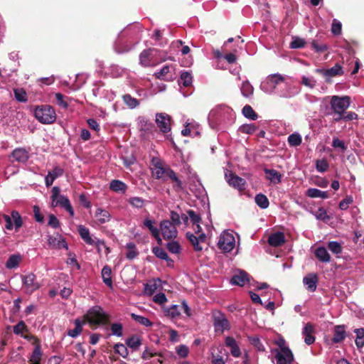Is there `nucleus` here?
Wrapping results in <instances>:
<instances>
[{
	"label": "nucleus",
	"instance_id": "nucleus-1",
	"mask_svg": "<svg viewBox=\"0 0 364 364\" xmlns=\"http://www.w3.org/2000/svg\"><path fill=\"white\" fill-rule=\"evenodd\" d=\"M85 321L90 325L100 326L109 323V316L100 306L90 308L84 316Z\"/></svg>",
	"mask_w": 364,
	"mask_h": 364
},
{
	"label": "nucleus",
	"instance_id": "nucleus-2",
	"mask_svg": "<svg viewBox=\"0 0 364 364\" xmlns=\"http://www.w3.org/2000/svg\"><path fill=\"white\" fill-rule=\"evenodd\" d=\"M34 116L39 122L44 124H53L56 119L55 111L49 105L36 106L34 109Z\"/></svg>",
	"mask_w": 364,
	"mask_h": 364
},
{
	"label": "nucleus",
	"instance_id": "nucleus-3",
	"mask_svg": "<svg viewBox=\"0 0 364 364\" xmlns=\"http://www.w3.org/2000/svg\"><path fill=\"white\" fill-rule=\"evenodd\" d=\"M60 188L58 186H54L52 188V205L53 207L60 206L64 208L70 214V216L74 215V210L70 204V202L68 197L60 195Z\"/></svg>",
	"mask_w": 364,
	"mask_h": 364
},
{
	"label": "nucleus",
	"instance_id": "nucleus-4",
	"mask_svg": "<svg viewBox=\"0 0 364 364\" xmlns=\"http://www.w3.org/2000/svg\"><path fill=\"white\" fill-rule=\"evenodd\" d=\"M212 318L215 333L222 334L224 331L230 329V322L222 311H213Z\"/></svg>",
	"mask_w": 364,
	"mask_h": 364
},
{
	"label": "nucleus",
	"instance_id": "nucleus-5",
	"mask_svg": "<svg viewBox=\"0 0 364 364\" xmlns=\"http://www.w3.org/2000/svg\"><path fill=\"white\" fill-rule=\"evenodd\" d=\"M331 108L335 114H344L350 105V97L348 96L339 97L333 95L331 97Z\"/></svg>",
	"mask_w": 364,
	"mask_h": 364
},
{
	"label": "nucleus",
	"instance_id": "nucleus-6",
	"mask_svg": "<svg viewBox=\"0 0 364 364\" xmlns=\"http://www.w3.org/2000/svg\"><path fill=\"white\" fill-rule=\"evenodd\" d=\"M235 245L234 236L229 232H223L218 240V247L223 252H230L233 250Z\"/></svg>",
	"mask_w": 364,
	"mask_h": 364
},
{
	"label": "nucleus",
	"instance_id": "nucleus-7",
	"mask_svg": "<svg viewBox=\"0 0 364 364\" xmlns=\"http://www.w3.org/2000/svg\"><path fill=\"white\" fill-rule=\"evenodd\" d=\"M225 177L229 186L238 190L240 192L245 190L247 186L246 181L232 171L227 170L225 173Z\"/></svg>",
	"mask_w": 364,
	"mask_h": 364
},
{
	"label": "nucleus",
	"instance_id": "nucleus-8",
	"mask_svg": "<svg viewBox=\"0 0 364 364\" xmlns=\"http://www.w3.org/2000/svg\"><path fill=\"white\" fill-rule=\"evenodd\" d=\"M161 234L165 240H171L177 237V226L170 220H164L160 224Z\"/></svg>",
	"mask_w": 364,
	"mask_h": 364
},
{
	"label": "nucleus",
	"instance_id": "nucleus-9",
	"mask_svg": "<svg viewBox=\"0 0 364 364\" xmlns=\"http://www.w3.org/2000/svg\"><path fill=\"white\" fill-rule=\"evenodd\" d=\"M181 311L188 316H191V310L186 301H183L181 305H172L165 310L166 315L171 318H178Z\"/></svg>",
	"mask_w": 364,
	"mask_h": 364
},
{
	"label": "nucleus",
	"instance_id": "nucleus-10",
	"mask_svg": "<svg viewBox=\"0 0 364 364\" xmlns=\"http://www.w3.org/2000/svg\"><path fill=\"white\" fill-rule=\"evenodd\" d=\"M171 117L166 113H157L156 114V124L163 134H166L171 131Z\"/></svg>",
	"mask_w": 364,
	"mask_h": 364
},
{
	"label": "nucleus",
	"instance_id": "nucleus-11",
	"mask_svg": "<svg viewBox=\"0 0 364 364\" xmlns=\"http://www.w3.org/2000/svg\"><path fill=\"white\" fill-rule=\"evenodd\" d=\"M22 281L26 291L28 294H32L41 287L40 284L36 281V275L33 273L23 276Z\"/></svg>",
	"mask_w": 364,
	"mask_h": 364
},
{
	"label": "nucleus",
	"instance_id": "nucleus-12",
	"mask_svg": "<svg viewBox=\"0 0 364 364\" xmlns=\"http://www.w3.org/2000/svg\"><path fill=\"white\" fill-rule=\"evenodd\" d=\"M152 161L154 166L153 170L154 176L156 179L166 181V173H168V171H171V168L169 166H163L161 161L158 159H154Z\"/></svg>",
	"mask_w": 364,
	"mask_h": 364
},
{
	"label": "nucleus",
	"instance_id": "nucleus-13",
	"mask_svg": "<svg viewBox=\"0 0 364 364\" xmlns=\"http://www.w3.org/2000/svg\"><path fill=\"white\" fill-rule=\"evenodd\" d=\"M77 231L81 238L88 245H94L95 244L96 247L100 250V245H105V242L103 241L97 240L95 242L94 240L91 237L90 235V230L87 228L84 225H80L77 227Z\"/></svg>",
	"mask_w": 364,
	"mask_h": 364
},
{
	"label": "nucleus",
	"instance_id": "nucleus-14",
	"mask_svg": "<svg viewBox=\"0 0 364 364\" xmlns=\"http://www.w3.org/2000/svg\"><path fill=\"white\" fill-rule=\"evenodd\" d=\"M316 73L329 77L343 75L344 73L343 68L339 63H336L333 67L328 69H316Z\"/></svg>",
	"mask_w": 364,
	"mask_h": 364
},
{
	"label": "nucleus",
	"instance_id": "nucleus-15",
	"mask_svg": "<svg viewBox=\"0 0 364 364\" xmlns=\"http://www.w3.org/2000/svg\"><path fill=\"white\" fill-rule=\"evenodd\" d=\"M283 353H279L277 350L275 359L277 364H291L294 361V355L291 350L284 349Z\"/></svg>",
	"mask_w": 364,
	"mask_h": 364
},
{
	"label": "nucleus",
	"instance_id": "nucleus-16",
	"mask_svg": "<svg viewBox=\"0 0 364 364\" xmlns=\"http://www.w3.org/2000/svg\"><path fill=\"white\" fill-rule=\"evenodd\" d=\"M9 157L14 159L12 161L26 163L29 159V153L24 148H16L11 152Z\"/></svg>",
	"mask_w": 364,
	"mask_h": 364
},
{
	"label": "nucleus",
	"instance_id": "nucleus-17",
	"mask_svg": "<svg viewBox=\"0 0 364 364\" xmlns=\"http://www.w3.org/2000/svg\"><path fill=\"white\" fill-rule=\"evenodd\" d=\"M267 241L269 245L272 247H280L285 242V235L282 232H277L271 234Z\"/></svg>",
	"mask_w": 364,
	"mask_h": 364
},
{
	"label": "nucleus",
	"instance_id": "nucleus-18",
	"mask_svg": "<svg viewBox=\"0 0 364 364\" xmlns=\"http://www.w3.org/2000/svg\"><path fill=\"white\" fill-rule=\"evenodd\" d=\"M63 173L64 170L60 166H55L52 171H48L45 178L46 186L50 187L57 178L63 176Z\"/></svg>",
	"mask_w": 364,
	"mask_h": 364
},
{
	"label": "nucleus",
	"instance_id": "nucleus-19",
	"mask_svg": "<svg viewBox=\"0 0 364 364\" xmlns=\"http://www.w3.org/2000/svg\"><path fill=\"white\" fill-rule=\"evenodd\" d=\"M225 346L230 349L232 355L235 358H239L241 355V351L237 341L233 337L227 336L225 340Z\"/></svg>",
	"mask_w": 364,
	"mask_h": 364
},
{
	"label": "nucleus",
	"instance_id": "nucleus-20",
	"mask_svg": "<svg viewBox=\"0 0 364 364\" xmlns=\"http://www.w3.org/2000/svg\"><path fill=\"white\" fill-rule=\"evenodd\" d=\"M140 130L143 132L144 136L149 134H154V132H157L155 125L152 122L145 119L140 121Z\"/></svg>",
	"mask_w": 364,
	"mask_h": 364
},
{
	"label": "nucleus",
	"instance_id": "nucleus-21",
	"mask_svg": "<svg viewBox=\"0 0 364 364\" xmlns=\"http://www.w3.org/2000/svg\"><path fill=\"white\" fill-rule=\"evenodd\" d=\"M303 282L307 286L309 291L314 292L316 289L318 277L315 274H309L303 279Z\"/></svg>",
	"mask_w": 364,
	"mask_h": 364
},
{
	"label": "nucleus",
	"instance_id": "nucleus-22",
	"mask_svg": "<svg viewBox=\"0 0 364 364\" xmlns=\"http://www.w3.org/2000/svg\"><path fill=\"white\" fill-rule=\"evenodd\" d=\"M249 281L248 274L245 271H240L231 278V283L235 285L243 287Z\"/></svg>",
	"mask_w": 364,
	"mask_h": 364
},
{
	"label": "nucleus",
	"instance_id": "nucleus-23",
	"mask_svg": "<svg viewBox=\"0 0 364 364\" xmlns=\"http://www.w3.org/2000/svg\"><path fill=\"white\" fill-rule=\"evenodd\" d=\"M313 333L314 326L309 323H306L303 328L302 333L304 336V342L307 345H311L315 341V337L313 336Z\"/></svg>",
	"mask_w": 364,
	"mask_h": 364
},
{
	"label": "nucleus",
	"instance_id": "nucleus-24",
	"mask_svg": "<svg viewBox=\"0 0 364 364\" xmlns=\"http://www.w3.org/2000/svg\"><path fill=\"white\" fill-rule=\"evenodd\" d=\"M346 338V330L344 326H336L333 331L332 342L338 343Z\"/></svg>",
	"mask_w": 364,
	"mask_h": 364
},
{
	"label": "nucleus",
	"instance_id": "nucleus-25",
	"mask_svg": "<svg viewBox=\"0 0 364 364\" xmlns=\"http://www.w3.org/2000/svg\"><path fill=\"white\" fill-rule=\"evenodd\" d=\"M264 173L267 174V178L274 184H279L282 182V175L275 169L264 168Z\"/></svg>",
	"mask_w": 364,
	"mask_h": 364
},
{
	"label": "nucleus",
	"instance_id": "nucleus-26",
	"mask_svg": "<svg viewBox=\"0 0 364 364\" xmlns=\"http://www.w3.org/2000/svg\"><path fill=\"white\" fill-rule=\"evenodd\" d=\"M315 257L323 263H328L331 261V256L324 247H318L316 249Z\"/></svg>",
	"mask_w": 364,
	"mask_h": 364
},
{
	"label": "nucleus",
	"instance_id": "nucleus-27",
	"mask_svg": "<svg viewBox=\"0 0 364 364\" xmlns=\"http://www.w3.org/2000/svg\"><path fill=\"white\" fill-rule=\"evenodd\" d=\"M155 50L154 48H149V49H146V50H143L140 55H139V60H140V63L144 66V67H148V66H150L151 65V55H152V52L154 51Z\"/></svg>",
	"mask_w": 364,
	"mask_h": 364
},
{
	"label": "nucleus",
	"instance_id": "nucleus-28",
	"mask_svg": "<svg viewBox=\"0 0 364 364\" xmlns=\"http://www.w3.org/2000/svg\"><path fill=\"white\" fill-rule=\"evenodd\" d=\"M102 278L103 282L110 288H112V269L108 265H105L102 269Z\"/></svg>",
	"mask_w": 364,
	"mask_h": 364
},
{
	"label": "nucleus",
	"instance_id": "nucleus-29",
	"mask_svg": "<svg viewBox=\"0 0 364 364\" xmlns=\"http://www.w3.org/2000/svg\"><path fill=\"white\" fill-rule=\"evenodd\" d=\"M95 217L100 223L104 224L109 221L111 215L107 210L99 208L95 211Z\"/></svg>",
	"mask_w": 364,
	"mask_h": 364
},
{
	"label": "nucleus",
	"instance_id": "nucleus-30",
	"mask_svg": "<svg viewBox=\"0 0 364 364\" xmlns=\"http://www.w3.org/2000/svg\"><path fill=\"white\" fill-rule=\"evenodd\" d=\"M306 195L308 197L315 198H328V193L327 191H322L319 189L310 188L306 191Z\"/></svg>",
	"mask_w": 364,
	"mask_h": 364
},
{
	"label": "nucleus",
	"instance_id": "nucleus-31",
	"mask_svg": "<svg viewBox=\"0 0 364 364\" xmlns=\"http://www.w3.org/2000/svg\"><path fill=\"white\" fill-rule=\"evenodd\" d=\"M109 188L116 193H124L127 186L119 180H112L109 183Z\"/></svg>",
	"mask_w": 364,
	"mask_h": 364
},
{
	"label": "nucleus",
	"instance_id": "nucleus-32",
	"mask_svg": "<svg viewBox=\"0 0 364 364\" xmlns=\"http://www.w3.org/2000/svg\"><path fill=\"white\" fill-rule=\"evenodd\" d=\"M42 357V351L41 348V344L37 343L35 346V348L32 353V355L30 358L29 361L31 363V364H40Z\"/></svg>",
	"mask_w": 364,
	"mask_h": 364
},
{
	"label": "nucleus",
	"instance_id": "nucleus-33",
	"mask_svg": "<svg viewBox=\"0 0 364 364\" xmlns=\"http://www.w3.org/2000/svg\"><path fill=\"white\" fill-rule=\"evenodd\" d=\"M74 323L75 325V328L68 331V335L72 338H75L81 333L82 331V325L85 321H81L79 318H77L75 320Z\"/></svg>",
	"mask_w": 364,
	"mask_h": 364
},
{
	"label": "nucleus",
	"instance_id": "nucleus-34",
	"mask_svg": "<svg viewBox=\"0 0 364 364\" xmlns=\"http://www.w3.org/2000/svg\"><path fill=\"white\" fill-rule=\"evenodd\" d=\"M126 248L127 250L126 257L129 260L136 258L139 254L136 248V245L132 242H128L126 245Z\"/></svg>",
	"mask_w": 364,
	"mask_h": 364
},
{
	"label": "nucleus",
	"instance_id": "nucleus-35",
	"mask_svg": "<svg viewBox=\"0 0 364 364\" xmlns=\"http://www.w3.org/2000/svg\"><path fill=\"white\" fill-rule=\"evenodd\" d=\"M242 114L247 119L251 120H256L258 118V114L252 109V107L246 105L242 109Z\"/></svg>",
	"mask_w": 364,
	"mask_h": 364
},
{
	"label": "nucleus",
	"instance_id": "nucleus-36",
	"mask_svg": "<svg viewBox=\"0 0 364 364\" xmlns=\"http://www.w3.org/2000/svg\"><path fill=\"white\" fill-rule=\"evenodd\" d=\"M131 317L136 322L140 323L146 327H151L153 326V323L146 317L143 316L137 315L136 314H131Z\"/></svg>",
	"mask_w": 364,
	"mask_h": 364
},
{
	"label": "nucleus",
	"instance_id": "nucleus-37",
	"mask_svg": "<svg viewBox=\"0 0 364 364\" xmlns=\"http://www.w3.org/2000/svg\"><path fill=\"white\" fill-rule=\"evenodd\" d=\"M186 238L193 246V248L196 251H201L203 250V247L200 245L197 236H196L193 233L188 232L186 234Z\"/></svg>",
	"mask_w": 364,
	"mask_h": 364
},
{
	"label": "nucleus",
	"instance_id": "nucleus-38",
	"mask_svg": "<svg viewBox=\"0 0 364 364\" xmlns=\"http://www.w3.org/2000/svg\"><path fill=\"white\" fill-rule=\"evenodd\" d=\"M21 258L18 255H11L6 262V267L8 269L16 268L18 266Z\"/></svg>",
	"mask_w": 364,
	"mask_h": 364
},
{
	"label": "nucleus",
	"instance_id": "nucleus-39",
	"mask_svg": "<svg viewBox=\"0 0 364 364\" xmlns=\"http://www.w3.org/2000/svg\"><path fill=\"white\" fill-rule=\"evenodd\" d=\"M126 345L133 350H136L141 345V341L137 336L133 335L127 339Z\"/></svg>",
	"mask_w": 364,
	"mask_h": 364
},
{
	"label": "nucleus",
	"instance_id": "nucleus-40",
	"mask_svg": "<svg viewBox=\"0 0 364 364\" xmlns=\"http://www.w3.org/2000/svg\"><path fill=\"white\" fill-rule=\"evenodd\" d=\"M255 200L256 204L262 209L268 208L269 205L268 198L262 193L257 194Z\"/></svg>",
	"mask_w": 364,
	"mask_h": 364
},
{
	"label": "nucleus",
	"instance_id": "nucleus-41",
	"mask_svg": "<svg viewBox=\"0 0 364 364\" xmlns=\"http://www.w3.org/2000/svg\"><path fill=\"white\" fill-rule=\"evenodd\" d=\"M123 100L124 102L131 109L135 108L139 105V100L129 94L123 95Z\"/></svg>",
	"mask_w": 364,
	"mask_h": 364
},
{
	"label": "nucleus",
	"instance_id": "nucleus-42",
	"mask_svg": "<svg viewBox=\"0 0 364 364\" xmlns=\"http://www.w3.org/2000/svg\"><path fill=\"white\" fill-rule=\"evenodd\" d=\"M257 129L255 124H245L239 127V132L244 134H252Z\"/></svg>",
	"mask_w": 364,
	"mask_h": 364
},
{
	"label": "nucleus",
	"instance_id": "nucleus-43",
	"mask_svg": "<svg viewBox=\"0 0 364 364\" xmlns=\"http://www.w3.org/2000/svg\"><path fill=\"white\" fill-rule=\"evenodd\" d=\"M302 139L299 134H291L288 136V143L291 146H298L301 144Z\"/></svg>",
	"mask_w": 364,
	"mask_h": 364
},
{
	"label": "nucleus",
	"instance_id": "nucleus-44",
	"mask_svg": "<svg viewBox=\"0 0 364 364\" xmlns=\"http://www.w3.org/2000/svg\"><path fill=\"white\" fill-rule=\"evenodd\" d=\"M327 247L333 254L336 255L341 254L343 250L341 243L336 241L329 242L328 243Z\"/></svg>",
	"mask_w": 364,
	"mask_h": 364
},
{
	"label": "nucleus",
	"instance_id": "nucleus-45",
	"mask_svg": "<svg viewBox=\"0 0 364 364\" xmlns=\"http://www.w3.org/2000/svg\"><path fill=\"white\" fill-rule=\"evenodd\" d=\"M254 88L248 82H243L241 87V92L244 97H248L253 93Z\"/></svg>",
	"mask_w": 364,
	"mask_h": 364
},
{
	"label": "nucleus",
	"instance_id": "nucleus-46",
	"mask_svg": "<svg viewBox=\"0 0 364 364\" xmlns=\"http://www.w3.org/2000/svg\"><path fill=\"white\" fill-rule=\"evenodd\" d=\"M179 82L184 87L190 86L192 84V76L191 73L187 71L181 73Z\"/></svg>",
	"mask_w": 364,
	"mask_h": 364
},
{
	"label": "nucleus",
	"instance_id": "nucleus-47",
	"mask_svg": "<svg viewBox=\"0 0 364 364\" xmlns=\"http://www.w3.org/2000/svg\"><path fill=\"white\" fill-rule=\"evenodd\" d=\"M114 350L116 353L120 355L124 358H127L129 354L127 347L122 343H116L114 346Z\"/></svg>",
	"mask_w": 364,
	"mask_h": 364
},
{
	"label": "nucleus",
	"instance_id": "nucleus-48",
	"mask_svg": "<svg viewBox=\"0 0 364 364\" xmlns=\"http://www.w3.org/2000/svg\"><path fill=\"white\" fill-rule=\"evenodd\" d=\"M14 93L17 101L21 102H26L27 101V95L23 89H14Z\"/></svg>",
	"mask_w": 364,
	"mask_h": 364
},
{
	"label": "nucleus",
	"instance_id": "nucleus-49",
	"mask_svg": "<svg viewBox=\"0 0 364 364\" xmlns=\"http://www.w3.org/2000/svg\"><path fill=\"white\" fill-rule=\"evenodd\" d=\"M154 220L145 219L144 221V225L150 230L152 236H158V232L159 230L156 227L154 226Z\"/></svg>",
	"mask_w": 364,
	"mask_h": 364
},
{
	"label": "nucleus",
	"instance_id": "nucleus-50",
	"mask_svg": "<svg viewBox=\"0 0 364 364\" xmlns=\"http://www.w3.org/2000/svg\"><path fill=\"white\" fill-rule=\"evenodd\" d=\"M306 41L304 39L294 37L290 43V48L293 49L302 48L305 46Z\"/></svg>",
	"mask_w": 364,
	"mask_h": 364
},
{
	"label": "nucleus",
	"instance_id": "nucleus-51",
	"mask_svg": "<svg viewBox=\"0 0 364 364\" xmlns=\"http://www.w3.org/2000/svg\"><path fill=\"white\" fill-rule=\"evenodd\" d=\"M129 203L136 208H141L145 205V200L140 197H132L129 199Z\"/></svg>",
	"mask_w": 364,
	"mask_h": 364
},
{
	"label": "nucleus",
	"instance_id": "nucleus-52",
	"mask_svg": "<svg viewBox=\"0 0 364 364\" xmlns=\"http://www.w3.org/2000/svg\"><path fill=\"white\" fill-rule=\"evenodd\" d=\"M11 215L12 219L14 220L16 230L19 229L23 225V221L19 213L16 210H13Z\"/></svg>",
	"mask_w": 364,
	"mask_h": 364
},
{
	"label": "nucleus",
	"instance_id": "nucleus-53",
	"mask_svg": "<svg viewBox=\"0 0 364 364\" xmlns=\"http://www.w3.org/2000/svg\"><path fill=\"white\" fill-rule=\"evenodd\" d=\"M28 331V327L23 321H19L14 326V333L16 335L21 334L23 332H27Z\"/></svg>",
	"mask_w": 364,
	"mask_h": 364
},
{
	"label": "nucleus",
	"instance_id": "nucleus-54",
	"mask_svg": "<svg viewBox=\"0 0 364 364\" xmlns=\"http://www.w3.org/2000/svg\"><path fill=\"white\" fill-rule=\"evenodd\" d=\"M112 333L118 337L123 335V326L119 323H114L111 325Z\"/></svg>",
	"mask_w": 364,
	"mask_h": 364
},
{
	"label": "nucleus",
	"instance_id": "nucleus-55",
	"mask_svg": "<svg viewBox=\"0 0 364 364\" xmlns=\"http://www.w3.org/2000/svg\"><path fill=\"white\" fill-rule=\"evenodd\" d=\"M153 253L155 255L156 257H157L159 259H167L168 258V255L166 253V252L161 247H154L152 249Z\"/></svg>",
	"mask_w": 364,
	"mask_h": 364
},
{
	"label": "nucleus",
	"instance_id": "nucleus-56",
	"mask_svg": "<svg viewBox=\"0 0 364 364\" xmlns=\"http://www.w3.org/2000/svg\"><path fill=\"white\" fill-rule=\"evenodd\" d=\"M55 100L57 102V104L63 107L64 109H67L69 106V104L65 100L66 97H65L63 94L58 92L55 94Z\"/></svg>",
	"mask_w": 364,
	"mask_h": 364
},
{
	"label": "nucleus",
	"instance_id": "nucleus-57",
	"mask_svg": "<svg viewBox=\"0 0 364 364\" xmlns=\"http://www.w3.org/2000/svg\"><path fill=\"white\" fill-rule=\"evenodd\" d=\"M328 164L325 159L317 160L316 164V168L318 172L323 173L328 168Z\"/></svg>",
	"mask_w": 364,
	"mask_h": 364
},
{
	"label": "nucleus",
	"instance_id": "nucleus-58",
	"mask_svg": "<svg viewBox=\"0 0 364 364\" xmlns=\"http://www.w3.org/2000/svg\"><path fill=\"white\" fill-rule=\"evenodd\" d=\"M177 354L181 358H186L189 353V349L186 345H180L176 348Z\"/></svg>",
	"mask_w": 364,
	"mask_h": 364
},
{
	"label": "nucleus",
	"instance_id": "nucleus-59",
	"mask_svg": "<svg viewBox=\"0 0 364 364\" xmlns=\"http://www.w3.org/2000/svg\"><path fill=\"white\" fill-rule=\"evenodd\" d=\"M168 250L173 254H177L180 252L181 247L178 242L173 241L168 242L166 245Z\"/></svg>",
	"mask_w": 364,
	"mask_h": 364
},
{
	"label": "nucleus",
	"instance_id": "nucleus-60",
	"mask_svg": "<svg viewBox=\"0 0 364 364\" xmlns=\"http://www.w3.org/2000/svg\"><path fill=\"white\" fill-rule=\"evenodd\" d=\"M311 47L315 50L317 53H323L327 50L328 46L324 43H318L317 41H313L311 42Z\"/></svg>",
	"mask_w": 364,
	"mask_h": 364
},
{
	"label": "nucleus",
	"instance_id": "nucleus-61",
	"mask_svg": "<svg viewBox=\"0 0 364 364\" xmlns=\"http://www.w3.org/2000/svg\"><path fill=\"white\" fill-rule=\"evenodd\" d=\"M171 222L176 226H180L181 224V215L176 211H171L170 213Z\"/></svg>",
	"mask_w": 364,
	"mask_h": 364
},
{
	"label": "nucleus",
	"instance_id": "nucleus-62",
	"mask_svg": "<svg viewBox=\"0 0 364 364\" xmlns=\"http://www.w3.org/2000/svg\"><path fill=\"white\" fill-rule=\"evenodd\" d=\"M48 218H49V220H48V225L49 226H50L55 229L60 228V223L59 220L56 218L55 215H54L53 214H50L48 215Z\"/></svg>",
	"mask_w": 364,
	"mask_h": 364
},
{
	"label": "nucleus",
	"instance_id": "nucleus-63",
	"mask_svg": "<svg viewBox=\"0 0 364 364\" xmlns=\"http://www.w3.org/2000/svg\"><path fill=\"white\" fill-rule=\"evenodd\" d=\"M353 201V197L347 196L339 203V208L343 210H347L349 207V205L352 203Z\"/></svg>",
	"mask_w": 364,
	"mask_h": 364
},
{
	"label": "nucleus",
	"instance_id": "nucleus-64",
	"mask_svg": "<svg viewBox=\"0 0 364 364\" xmlns=\"http://www.w3.org/2000/svg\"><path fill=\"white\" fill-rule=\"evenodd\" d=\"M301 83L309 88H314L316 85V80L314 78H310L306 76H303L301 78Z\"/></svg>",
	"mask_w": 364,
	"mask_h": 364
}]
</instances>
